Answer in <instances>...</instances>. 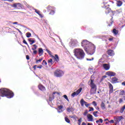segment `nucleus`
Here are the masks:
<instances>
[{"label": "nucleus", "mask_w": 125, "mask_h": 125, "mask_svg": "<svg viewBox=\"0 0 125 125\" xmlns=\"http://www.w3.org/2000/svg\"><path fill=\"white\" fill-rule=\"evenodd\" d=\"M82 125H86V124L84 122H83L82 124Z\"/></svg>", "instance_id": "64"}, {"label": "nucleus", "mask_w": 125, "mask_h": 125, "mask_svg": "<svg viewBox=\"0 0 125 125\" xmlns=\"http://www.w3.org/2000/svg\"><path fill=\"white\" fill-rule=\"evenodd\" d=\"M113 34H114V36H117V35H118V34H119V31H118L117 29H113V31H112Z\"/></svg>", "instance_id": "27"}, {"label": "nucleus", "mask_w": 125, "mask_h": 125, "mask_svg": "<svg viewBox=\"0 0 125 125\" xmlns=\"http://www.w3.org/2000/svg\"><path fill=\"white\" fill-rule=\"evenodd\" d=\"M39 56H42L43 54V50L42 48H39Z\"/></svg>", "instance_id": "23"}, {"label": "nucleus", "mask_w": 125, "mask_h": 125, "mask_svg": "<svg viewBox=\"0 0 125 125\" xmlns=\"http://www.w3.org/2000/svg\"><path fill=\"white\" fill-rule=\"evenodd\" d=\"M66 111L68 113H71V112H72L74 111H75V109L74 108H73V107H72V106H69L68 107H67L66 108Z\"/></svg>", "instance_id": "16"}, {"label": "nucleus", "mask_w": 125, "mask_h": 125, "mask_svg": "<svg viewBox=\"0 0 125 125\" xmlns=\"http://www.w3.org/2000/svg\"><path fill=\"white\" fill-rule=\"evenodd\" d=\"M82 90V88H80L76 92H73L71 96H72V97H75V96H78V95H79V94L81 93Z\"/></svg>", "instance_id": "9"}, {"label": "nucleus", "mask_w": 125, "mask_h": 125, "mask_svg": "<svg viewBox=\"0 0 125 125\" xmlns=\"http://www.w3.org/2000/svg\"><path fill=\"white\" fill-rule=\"evenodd\" d=\"M96 110H98V111H99L100 110V108H99V107L97 106L96 108Z\"/></svg>", "instance_id": "63"}, {"label": "nucleus", "mask_w": 125, "mask_h": 125, "mask_svg": "<svg viewBox=\"0 0 125 125\" xmlns=\"http://www.w3.org/2000/svg\"><path fill=\"white\" fill-rule=\"evenodd\" d=\"M16 29L18 31V32L20 33V34H21V35H22V32H21V31H20L18 28H16Z\"/></svg>", "instance_id": "51"}, {"label": "nucleus", "mask_w": 125, "mask_h": 125, "mask_svg": "<svg viewBox=\"0 0 125 125\" xmlns=\"http://www.w3.org/2000/svg\"><path fill=\"white\" fill-rule=\"evenodd\" d=\"M125 108L124 106H123L121 108V109H120V113H121V114L124 113V111H125Z\"/></svg>", "instance_id": "38"}, {"label": "nucleus", "mask_w": 125, "mask_h": 125, "mask_svg": "<svg viewBox=\"0 0 125 125\" xmlns=\"http://www.w3.org/2000/svg\"><path fill=\"white\" fill-rule=\"evenodd\" d=\"M110 23L108 24V26L110 27V26H112V24H113V19L110 20Z\"/></svg>", "instance_id": "47"}, {"label": "nucleus", "mask_w": 125, "mask_h": 125, "mask_svg": "<svg viewBox=\"0 0 125 125\" xmlns=\"http://www.w3.org/2000/svg\"><path fill=\"white\" fill-rule=\"evenodd\" d=\"M0 96L2 97L5 96L7 98H12L14 96V94L10 90L3 88L0 89Z\"/></svg>", "instance_id": "1"}, {"label": "nucleus", "mask_w": 125, "mask_h": 125, "mask_svg": "<svg viewBox=\"0 0 125 125\" xmlns=\"http://www.w3.org/2000/svg\"><path fill=\"white\" fill-rule=\"evenodd\" d=\"M26 59L27 60H30V56H29V55H26Z\"/></svg>", "instance_id": "56"}, {"label": "nucleus", "mask_w": 125, "mask_h": 125, "mask_svg": "<svg viewBox=\"0 0 125 125\" xmlns=\"http://www.w3.org/2000/svg\"><path fill=\"white\" fill-rule=\"evenodd\" d=\"M59 39H60V42H61V43H62V45H64V44H63V42H62V40H61V39H60V38H59Z\"/></svg>", "instance_id": "59"}, {"label": "nucleus", "mask_w": 125, "mask_h": 125, "mask_svg": "<svg viewBox=\"0 0 125 125\" xmlns=\"http://www.w3.org/2000/svg\"><path fill=\"white\" fill-rule=\"evenodd\" d=\"M56 93L58 94V92H53L52 97H51V96L49 97V101H52V100L54 99V94H56Z\"/></svg>", "instance_id": "22"}, {"label": "nucleus", "mask_w": 125, "mask_h": 125, "mask_svg": "<svg viewBox=\"0 0 125 125\" xmlns=\"http://www.w3.org/2000/svg\"><path fill=\"white\" fill-rule=\"evenodd\" d=\"M38 48V47H34V48H32V50H36Z\"/></svg>", "instance_id": "58"}, {"label": "nucleus", "mask_w": 125, "mask_h": 125, "mask_svg": "<svg viewBox=\"0 0 125 125\" xmlns=\"http://www.w3.org/2000/svg\"><path fill=\"white\" fill-rule=\"evenodd\" d=\"M80 104L82 107H83V106H84V104H85V106L87 107H88V106H89V104H87L86 102L84 101V100H83V99H82L81 100Z\"/></svg>", "instance_id": "11"}, {"label": "nucleus", "mask_w": 125, "mask_h": 125, "mask_svg": "<svg viewBox=\"0 0 125 125\" xmlns=\"http://www.w3.org/2000/svg\"><path fill=\"white\" fill-rule=\"evenodd\" d=\"M108 85L109 86V94L113 93V91L114 90V87H113V85L111 84V83H108Z\"/></svg>", "instance_id": "14"}, {"label": "nucleus", "mask_w": 125, "mask_h": 125, "mask_svg": "<svg viewBox=\"0 0 125 125\" xmlns=\"http://www.w3.org/2000/svg\"><path fill=\"white\" fill-rule=\"evenodd\" d=\"M107 53L110 56H113L115 55V52H114V50H108Z\"/></svg>", "instance_id": "18"}, {"label": "nucleus", "mask_w": 125, "mask_h": 125, "mask_svg": "<svg viewBox=\"0 0 125 125\" xmlns=\"http://www.w3.org/2000/svg\"><path fill=\"white\" fill-rule=\"evenodd\" d=\"M106 75L109 77H115L116 76V73L112 71H108L106 72Z\"/></svg>", "instance_id": "13"}, {"label": "nucleus", "mask_w": 125, "mask_h": 125, "mask_svg": "<svg viewBox=\"0 0 125 125\" xmlns=\"http://www.w3.org/2000/svg\"><path fill=\"white\" fill-rule=\"evenodd\" d=\"M99 122H100V123H103V120L101 118L99 119Z\"/></svg>", "instance_id": "57"}, {"label": "nucleus", "mask_w": 125, "mask_h": 125, "mask_svg": "<svg viewBox=\"0 0 125 125\" xmlns=\"http://www.w3.org/2000/svg\"><path fill=\"white\" fill-rule=\"evenodd\" d=\"M88 122H93V116L91 114H88L87 115Z\"/></svg>", "instance_id": "15"}, {"label": "nucleus", "mask_w": 125, "mask_h": 125, "mask_svg": "<svg viewBox=\"0 0 125 125\" xmlns=\"http://www.w3.org/2000/svg\"><path fill=\"white\" fill-rule=\"evenodd\" d=\"M23 3H24V4H25V5H26V6L27 7H28V8H29V7H30V6L28 4V3H27V2L26 1H23Z\"/></svg>", "instance_id": "37"}, {"label": "nucleus", "mask_w": 125, "mask_h": 125, "mask_svg": "<svg viewBox=\"0 0 125 125\" xmlns=\"http://www.w3.org/2000/svg\"><path fill=\"white\" fill-rule=\"evenodd\" d=\"M104 38H106V39H108V41L109 42H113V40H114V38L112 37L111 38H109V36H105Z\"/></svg>", "instance_id": "31"}, {"label": "nucleus", "mask_w": 125, "mask_h": 125, "mask_svg": "<svg viewBox=\"0 0 125 125\" xmlns=\"http://www.w3.org/2000/svg\"><path fill=\"white\" fill-rule=\"evenodd\" d=\"M82 118H81L80 119H79L78 120V125H81V124L82 123Z\"/></svg>", "instance_id": "40"}, {"label": "nucleus", "mask_w": 125, "mask_h": 125, "mask_svg": "<svg viewBox=\"0 0 125 125\" xmlns=\"http://www.w3.org/2000/svg\"><path fill=\"white\" fill-rule=\"evenodd\" d=\"M13 24H14L15 25H17V24H18V22H13Z\"/></svg>", "instance_id": "62"}, {"label": "nucleus", "mask_w": 125, "mask_h": 125, "mask_svg": "<svg viewBox=\"0 0 125 125\" xmlns=\"http://www.w3.org/2000/svg\"><path fill=\"white\" fill-rule=\"evenodd\" d=\"M123 12L122 9H117L115 11V14H121Z\"/></svg>", "instance_id": "28"}, {"label": "nucleus", "mask_w": 125, "mask_h": 125, "mask_svg": "<svg viewBox=\"0 0 125 125\" xmlns=\"http://www.w3.org/2000/svg\"><path fill=\"white\" fill-rule=\"evenodd\" d=\"M87 113L88 112L87 111V110H86L84 113H83V115L85 116L86 115H87Z\"/></svg>", "instance_id": "53"}, {"label": "nucleus", "mask_w": 125, "mask_h": 125, "mask_svg": "<svg viewBox=\"0 0 125 125\" xmlns=\"http://www.w3.org/2000/svg\"><path fill=\"white\" fill-rule=\"evenodd\" d=\"M92 104H93V105L95 106V107H96V106H97V104H96V102L95 101H93L92 102Z\"/></svg>", "instance_id": "46"}, {"label": "nucleus", "mask_w": 125, "mask_h": 125, "mask_svg": "<svg viewBox=\"0 0 125 125\" xmlns=\"http://www.w3.org/2000/svg\"><path fill=\"white\" fill-rule=\"evenodd\" d=\"M104 8L105 9V12L106 14H108V13H110V12H111V9L110 8L105 6Z\"/></svg>", "instance_id": "24"}, {"label": "nucleus", "mask_w": 125, "mask_h": 125, "mask_svg": "<svg viewBox=\"0 0 125 125\" xmlns=\"http://www.w3.org/2000/svg\"><path fill=\"white\" fill-rule=\"evenodd\" d=\"M62 109H63V105H61L56 108V110H57L58 113H62V112H63Z\"/></svg>", "instance_id": "17"}, {"label": "nucleus", "mask_w": 125, "mask_h": 125, "mask_svg": "<svg viewBox=\"0 0 125 125\" xmlns=\"http://www.w3.org/2000/svg\"><path fill=\"white\" fill-rule=\"evenodd\" d=\"M42 59H43L42 58V59H40L38 60H37V61H36V63H37V64H39V62H42Z\"/></svg>", "instance_id": "41"}, {"label": "nucleus", "mask_w": 125, "mask_h": 125, "mask_svg": "<svg viewBox=\"0 0 125 125\" xmlns=\"http://www.w3.org/2000/svg\"><path fill=\"white\" fill-rule=\"evenodd\" d=\"M95 38L96 39H101V36H95Z\"/></svg>", "instance_id": "50"}, {"label": "nucleus", "mask_w": 125, "mask_h": 125, "mask_svg": "<svg viewBox=\"0 0 125 125\" xmlns=\"http://www.w3.org/2000/svg\"><path fill=\"white\" fill-rule=\"evenodd\" d=\"M23 43H24L25 44H28V43L27 42H26V40H23Z\"/></svg>", "instance_id": "52"}, {"label": "nucleus", "mask_w": 125, "mask_h": 125, "mask_svg": "<svg viewBox=\"0 0 125 125\" xmlns=\"http://www.w3.org/2000/svg\"><path fill=\"white\" fill-rule=\"evenodd\" d=\"M74 53L76 58H77V59H80V60H82V59H83L85 55L83 50L81 48L74 49Z\"/></svg>", "instance_id": "2"}, {"label": "nucleus", "mask_w": 125, "mask_h": 125, "mask_svg": "<svg viewBox=\"0 0 125 125\" xmlns=\"http://www.w3.org/2000/svg\"><path fill=\"white\" fill-rule=\"evenodd\" d=\"M42 65H47V62L45 60H43L42 63Z\"/></svg>", "instance_id": "43"}, {"label": "nucleus", "mask_w": 125, "mask_h": 125, "mask_svg": "<svg viewBox=\"0 0 125 125\" xmlns=\"http://www.w3.org/2000/svg\"><path fill=\"white\" fill-rule=\"evenodd\" d=\"M49 14H50V15H54V14H55V10L51 11Z\"/></svg>", "instance_id": "33"}, {"label": "nucleus", "mask_w": 125, "mask_h": 125, "mask_svg": "<svg viewBox=\"0 0 125 125\" xmlns=\"http://www.w3.org/2000/svg\"><path fill=\"white\" fill-rule=\"evenodd\" d=\"M46 51L49 54V55H51V52L49 50L46 49Z\"/></svg>", "instance_id": "45"}, {"label": "nucleus", "mask_w": 125, "mask_h": 125, "mask_svg": "<svg viewBox=\"0 0 125 125\" xmlns=\"http://www.w3.org/2000/svg\"><path fill=\"white\" fill-rule=\"evenodd\" d=\"M33 53L34 54H37V53H38V51L36 50H33Z\"/></svg>", "instance_id": "54"}, {"label": "nucleus", "mask_w": 125, "mask_h": 125, "mask_svg": "<svg viewBox=\"0 0 125 125\" xmlns=\"http://www.w3.org/2000/svg\"><path fill=\"white\" fill-rule=\"evenodd\" d=\"M54 76L57 78H61L64 76V71L60 69H57L54 73Z\"/></svg>", "instance_id": "7"}, {"label": "nucleus", "mask_w": 125, "mask_h": 125, "mask_svg": "<svg viewBox=\"0 0 125 125\" xmlns=\"http://www.w3.org/2000/svg\"><path fill=\"white\" fill-rule=\"evenodd\" d=\"M89 86L91 87L90 89V94L91 95H94V94H96L97 86L95 83H94V80H93V79H91Z\"/></svg>", "instance_id": "3"}, {"label": "nucleus", "mask_w": 125, "mask_h": 125, "mask_svg": "<svg viewBox=\"0 0 125 125\" xmlns=\"http://www.w3.org/2000/svg\"><path fill=\"white\" fill-rule=\"evenodd\" d=\"M38 87L40 90H42V91H44L45 90V87L43 86L42 84H39L38 86Z\"/></svg>", "instance_id": "21"}, {"label": "nucleus", "mask_w": 125, "mask_h": 125, "mask_svg": "<svg viewBox=\"0 0 125 125\" xmlns=\"http://www.w3.org/2000/svg\"><path fill=\"white\" fill-rule=\"evenodd\" d=\"M111 81L113 82V83H116L117 82V81H118V78H117L116 77H113L111 79Z\"/></svg>", "instance_id": "32"}, {"label": "nucleus", "mask_w": 125, "mask_h": 125, "mask_svg": "<svg viewBox=\"0 0 125 125\" xmlns=\"http://www.w3.org/2000/svg\"><path fill=\"white\" fill-rule=\"evenodd\" d=\"M48 63H49V65H52V64H53V63H52V59L48 60Z\"/></svg>", "instance_id": "34"}, {"label": "nucleus", "mask_w": 125, "mask_h": 125, "mask_svg": "<svg viewBox=\"0 0 125 125\" xmlns=\"http://www.w3.org/2000/svg\"><path fill=\"white\" fill-rule=\"evenodd\" d=\"M64 120L65 122H66V123H67L68 124H70V120L69 119V118H68V117H65Z\"/></svg>", "instance_id": "36"}, {"label": "nucleus", "mask_w": 125, "mask_h": 125, "mask_svg": "<svg viewBox=\"0 0 125 125\" xmlns=\"http://www.w3.org/2000/svg\"><path fill=\"white\" fill-rule=\"evenodd\" d=\"M86 60H87V61H93V60H94V58H92L91 59H86Z\"/></svg>", "instance_id": "42"}, {"label": "nucleus", "mask_w": 125, "mask_h": 125, "mask_svg": "<svg viewBox=\"0 0 125 125\" xmlns=\"http://www.w3.org/2000/svg\"><path fill=\"white\" fill-rule=\"evenodd\" d=\"M37 68H38L39 69H42V65H40L39 66H37Z\"/></svg>", "instance_id": "55"}, {"label": "nucleus", "mask_w": 125, "mask_h": 125, "mask_svg": "<svg viewBox=\"0 0 125 125\" xmlns=\"http://www.w3.org/2000/svg\"><path fill=\"white\" fill-rule=\"evenodd\" d=\"M123 102V99L121 98L119 100V103H122Z\"/></svg>", "instance_id": "60"}, {"label": "nucleus", "mask_w": 125, "mask_h": 125, "mask_svg": "<svg viewBox=\"0 0 125 125\" xmlns=\"http://www.w3.org/2000/svg\"><path fill=\"white\" fill-rule=\"evenodd\" d=\"M123 119V116L114 117V121L115 122L116 125H117V124H119V123H120V122H121V121H122Z\"/></svg>", "instance_id": "10"}, {"label": "nucleus", "mask_w": 125, "mask_h": 125, "mask_svg": "<svg viewBox=\"0 0 125 125\" xmlns=\"http://www.w3.org/2000/svg\"><path fill=\"white\" fill-rule=\"evenodd\" d=\"M117 6H122L123 5V2H122L121 0H118L117 1Z\"/></svg>", "instance_id": "30"}, {"label": "nucleus", "mask_w": 125, "mask_h": 125, "mask_svg": "<svg viewBox=\"0 0 125 125\" xmlns=\"http://www.w3.org/2000/svg\"><path fill=\"white\" fill-rule=\"evenodd\" d=\"M93 115L96 118H97L98 117V115L96 114V113H95L94 112L93 113Z\"/></svg>", "instance_id": "49"}, {"label": "nucleus", "mask_w": 125, "mask_h": 125, "mask_svg": "<svg viewBox=\"0 0 125 125\" xmlns=\"http://www.w3.org/2000/svg\"><path fill=\"white\" fill-rule=\"evenodd\" d=\"M53 58H54L55 61H56V62L59 61V57L57 54L55 55V56H53Z\"/></svg>", "instance_id": "26"}, {"label": "nucleus", "mask_w": 125, "mask_h": 125, "mask_svg": "<svg viewBox=\"0 0 125 125\" xmlns=\"http://www.w3.org/2000/svg\"><path fill=\"white\" fill-rule=\"evenodd\" d=\"M101 107L102 110H104V109L106 108L105 107V104H104V103L103 102H102L101 103Z\"/></svg>", "instance_id": "29"}, {"label": "nucleus", "mask_w": 125, "mask_h": 125, "mask_svg": "<svg viewBox=\"0 0 125 125\" xmlns=\"http://www.w3.org/2000/svg\"><path fill=\"white\" fill-rule=\"evenodd\" d=\"M103 67L105 71H109V70H110V66L109 63H104L103 64Z\"/></svg>", "instance_id": "12"}, {"label": "nucleus", "mask_w": 125, "mask_h": 125, "mask_svg": "<svg viewBox=\"0 0 125 125\" xmlns=\"http://www.w3.org/2000/svg\"><path fill=\"white\" fill-rule=\"evenodd\" d=\"M108 123H110V124H114V121L113 120H111L110 121H108Z\"/></svg>", "instance_id": "48"}, {"label": "nucleus", "mask_w": 125, "mask_h": 125, "mask_svg": "<svg viewBox=\"0 0 125 125\" xmlns=\"http://www.w3.org/2000/svg\"><path fill=\"white\" fill-rule=\"evenodd\" d=\"M34 10H35V12L37 13V14H38L41 18H42L43 17V16L41 14V11L37 10V9H34Z\"/></svg>", "instance_id": "19"}, {"label": "nucleus", "mask_w": 125, "mask_h": 125, "mask_svg": "<svg viewBox=\"0 0 125 125\" xmlns=\"http://www.w3.org/2000/svg\"><path fill=\"white\" fill-rule=\"evenodd\" d=\"M63 97H64L67 100V101L69 102V99L68 98V96H67V95H64L63 96Z\"/></svg>", "instance_id": "39"}, {"label": "nucleus", "mask_w": 125, "mask_h": 125, "mask_svg": "<svg viewBox=\"0 0 125 125\" xmlns=\"http://www.w3.org/2000/svg\"><path fill=\"white\" fill-rule=\"evenodd\" d=\"M81 43V46L83 47L84 50H85V49H87L88 47L91 45V44H92V43L88 42L86 40H82Z\"/></svg>", "instance_id": "6"}, {"label": "nucleus", "mask_w": 125, "mask_h": 125, "mask_svg": "<svg viewBox=\"0 0 125 125\" xmlns=\"http://www.w3.org/2000/svg\"><path fill=\"white\" fill-rule=\"evenodd\" d=\"M26 36L27 38H30L31 36H32V34L30 32H27L26 33Z\"/></svg>", "instance_id": "35"}, {"label": "nucleus", "mask_w": 125, "mask_h": 125, "mask_svg": "<svg viewBox=\"0 0 125 125\" xmlns=\"http://www.w3.org/2000/svg\"><path fill=\"white\" fill-rule=\"evenodd\" d=\"M89 112H91L92 111H94V108L93 107H89Z\"/></svg>", "instance_id": "44"}, {"label": "nucleus", "mask_w": 125, "mask_h": 125, "mask_svg": "<svg viewBox=\"0 0 125 125\" xmlns=\"http://www.w3.org/2000/svg\"><path fill=\"white\" fill-rule=\"evenodd\" d=\"M70 117L71 119H75V116H70Z\"/></svg>", "instance_id": "61"}, {"label": "nucleus", "mask_w": 125, "mask_h": 125, "mask_svg": "<svg viewBox=\"0 0 125 125\" xmlns=\"http://www.w3.org/2000/svg\"><path fill=\"white\" fill-rule=\"evenodd\" d=\"M28 42H30V44L32 45L33 43H35V40L33 38H29Z\"/></svg>", "instance_id": "25"}, {"label": "nucleus", "mask_w": 125, "mask_h": 125, "mask_svg": "<svg viewBox=\"0 0 125 125\" xmlns=\"http://www.w3.org/2000/svg\"><path fill=\"white\" fill-rule=\"evenodd\" d=\"M12 6L14 8H17V9H21V8H23L24 7L23 5L20 3H14Z\"/></svg>", "instance_id": "8"}, {"label": "nucleus", "mask_w": 125, "mask_h": 125, "mask_svg": "<svg viewBox=\"0 0 125 125\" xmlns=\"http://www.w3.org/2000/svg\"><path fill=\"white\" fill-rule=\"evenodd\" d=\"M69 45L70 47H77L80 46V42L76 39L72 38L70 39Z\"/></svg>", "instance_id": "5"}, {"label": "nucleus", "mask_w": 125, "mask_h": 125, "mask_svg": "<svg viewBox=\"0 0 125 125\" xmlns=\"http://www.w3.org/2000/svg\"><path fill=\"white\" fill-rule=\"evenodd\" d=\"M89 47L85 49V51L88 54V55H93L95 53L96 46L93 44H90Z\"/></svg>", "instance_id": "4"}, {"label": "nucleus", "mask_w": 125, "mask_h": 125, "mask_svg": "<svg viewBox=\"0 0 125 125\" xmlns=\"http://www.w3.org/2000/svg\"><path fill=\"white\" fill-rule=\"evenodd\" d=\"M46 9H47V11H50V10L52 11V10H55V7H54L53 6L48 5L46 7Z\"/></svg>", "instance_id": "20"}]
</instances>
